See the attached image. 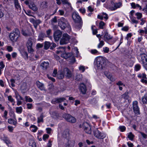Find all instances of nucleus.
Wrapping results in <instances>:
<instances>
[{
	"label": "nucleus",
	"instance_id": "nucleus-18",
	"mask_svg": "<svg viewBox=\"0 0 147 147\" xmlns=\"http://www.w3.org/2000/svg\"><path fill=\"white\" fill-rule=\"evenodd\" d=\"M62 136L64 138H66L65 140L67 139L69 140L68 138L69 136V131L68 129H66L63 131L61 133Z\"/></svg>",
	"mask_w": 147,
	"mask_h": 147
},
{
	"label": "nucleus",
	"instance_id": "nucleus-23",
	"mask_svg": "<svg viewBox=\"0 0 147 147\" xmlns=\"http://www.w3.org/2000/svg\"><path fill=\"white\" fill-rule=\"evenodd\" d=\"M15 7L17 10L19 12L21 11V6L19 3L18 0H14Z\"/></svg>",
	"mask_w": 147,
	"mask_h": 147
},
{
	"label": "nucleus",
	"instance_id": "nucleus-49",
	"mask_svg": "<svg viewBox=\"0 0 147 147\" xmlns=\"http://www.w3.org/2000/svg\"><path fill=\"white\" fill-rule=\"evenodd\" d=\"M8 100L10 102H13V105L14 104V103H15V101L14 100V99L12 98V97L10 95L9 96H8Z\"/></svg>",
	"mask_w": 147,
	"mask_h": 147
},
{
	"label": "nucleus",
	"instance_id": "nucleus-41",
	"mask_svg": "<svg viewBox=\"0 0 147 147\" xmlns=\"http://www.w3.org/2000/svg\"><path fill=\"white\" fill-rule=\"evenodd\" d=\"M32 22L33 24L38 25L41 22V21L39 20H35L34 19H32Z\"/></svg>",
	"mask_w": 147,
	"mask_h": 147
},
{
	"label": "nucleus",
	"instance_id": "nucleus-5",
	"mask_svg": "<svg viewBox=\"0 0 147 147\" xmlns=\"http://www.w3.org/2000/svg\"><path fill=\"white\" fill-rule=\"evenodd\" d=\"M63 117L67 121L70 123H73L76 121L75 118L69 114L65 113L63 115Z\"/></svg>",
	"mask_w": 147,
	"mask_h": 147
},
{
	"label": "nucleus",
	"instance_id": "nucleus-59",
	"mask_svg": "<svg viewBox=\"0 0 147 147\" xmlns=\"http://www.w3.org/2000/svg\"><path fill=\"white\" fill-rule=\"evenodd\" d=\"M136 15L137 16V19H138L141 18L142 16V13H136Z\"/></svg>",
	"mask_w": 147,
	"mask_h": 147
},
{
	"label": "nucleus",
	"instance_id": "nucleus-25",
	"mask_svg": "<svg viewBox=\"0 0 147 147\" xmlns=\"http://www.w3.org/2000/svg\"><path fill=\"white\" fill-rule=\"evenodd\" d=\"M64 70L63 71H59L58 72L57 75V77L59 79H62L64 77Z\"/></svg>",
	"mask_w": 147,
	"mask_h": 147
},
{
	"label": "nucleus",
	"instance_id": "nucleus-47",
	"mask_svg": "<svg viewBox=\"0 0 147 147\" xmlns=\"http://www.w3.org/2000/svg\"><path fill=\"white\" fill-rule=\"evenodd\" d=\"M82 75L81 74H79L76 76V80L77 81H80L82 79Z\"/></svg>",
	"mask_w": 147,
	"mask_h": 147
},
{
	"label": "nucleus",
	"instance_id": "nucleus-54",
	"mask_svg": "<svg viewBox=\"0 0 147 147\" xmlns=\"http://www.w3.org/2000/svg\"><path fill=\"white\" fill-rule=\"evenodd\" d=\"M103 6L107 9H110V7H111V6H110L108 4V2H106L105 3L103 4Z\"/></svg>",
	"mask_w": 147,
	"mask_h": 147
},
{
	"label": "nucleus",
	"instance_id": "nucleus-58",
	"mask_svg": "<svg viewBox=\"0 0 147 147\" xmlns=\"http://www.w3.org/2000/svg\"><path fill=\"white\" fill-rule=\"evenodd\" d=\"M7 49L8 52H11L13 51V48L11 46H8L7 47Z\"/></svg>",
	"mask_w": 147,
	"mask_h": 147
},
{
	"label": "nucleus",
	"instance_id": "nucleus-55",
	"mask_svg": "<svg viewBox=\"0 0 147 147\" xmlns=\"http://www.w3.org/2000/svg\"><path fill=\"white\" fill-rule=\"evenodd\" d=\"M119 128L121 131L122 132L125 131L126 129L125 127L124 126H119Z\"/></svg>",
	"mask_w": 147,
	"mask_h": 147
},
{
	"label": "nucleus",
	"instance_id": "nucleus-12",
	"mask_svg": "<svg viewBox=\"0 0 147 147\" xmlns=\"http://www.w3.org/2000/svg\"><path fill=\"white\" fill-rule=\"evenodd\" d=\"M67 23V22L65 18L63 17L61 18L60 21L59 22V26L62 29L64 30L65 28Z\"/></svg>",
	"mask_w": 147,
	"mask_h": 147
},
{
	"label": "nucleus",
	"instance_id": "nucleus-44",
	"mask_svg": "<svg viewBox=\"0 0 147 147\" xmlns=\"http://www.w3.org/2000/svg\"><path fill=\"white\" fill-rule=\"evenodd\" d=\"M138 77L140 78H146V75L144 73L139 74L138 75Z\"/></svg>",
	"mask_w": 147,
	"mask_h": 147
},
{
	"label": "nucleus",
	"instance_id": "nucleus-34",
	"mask_svg": "<svg viewBox=\"0 0 147 147\" xmlns=\"http://www.w3.org/2000/svg\"><path fill=\"white\" fill-rule=\"evenodd\" d=\"M2 140L7 145H8L11 143L8 138L6 136H4V137L2 138Z\"/></svg>",
	"mask_w": 147,
	"mask_h": 147
},
{
	"label": "nucleus",
	"instance_id": "nucleus-57",
	"mask_svg": "<svg viewBox=\"0 0 147 147\" xmlns=\"http://www.w3.org/2000/svg\"><path fill=\"white\" fill-rule=\"evenodd\" d=\"M5 65L3 64V63L2 61L0 62V69L3 70V69L4 68Z\"/></svg>",
	"mask_w": 147,
	"mask_h": 147
},
{
	"label": "nucleus",
	"instance_id": "nucleus-22",
	"mask_svg": "<svg viewBox=\"0 0 147 147\" xmlns=\"http://www.w3.org/2000/svg\"><path fill=\"white\" fill-rule=\"evenodd\" d=\"M63 70L65 76L68 78H70L71 77V72L68 68H65Z\"/></svg>",
	"mask_w": 147,
	"mask_h": 147
},
{
	"label": "nucleus",
	"instance_id": "nucleus-1",
	"mask_svg": "<svg viewBox=\"0 0 147 147\" xmlns=\"http://www.w3.org/2000/svg\"><path fill=\"white\" fill-rule=\"evenodd\" d=\"M56 52L57 54L60 55L62 57L65 59H68V60L70 63H73L75 62V59L72 54L66 53L64 48H61L59 50L57 51Z\"/></svg>",
	"mask_w": 147,
	"mask_h": 147
},
{
	"label": "nucleus",
	"instance_id": "nucleus-39",
	"mask_svg": "<svg viewBox=\"0 0 147 147\" xmlns=\"http://www.w3.org/2000/svg\"><path fill=\"white\" fill-rule=\"evenodd\" d=\"M45 35L44 34L41 33H40L38 36V40H43V38L45 37Z\"/></svg>",
	"mask_w": 147,
	"mask_h": 147
},
{
	"label": "nucleus",
	"instance_id": "nucleus-28",
	"mask_svg": "<svg viewBox=\"0 0 147 147\" xmlns=\"http://www.w3.org/2000/svg\"><path fill=\"white\" fill-rule=\"evenodd\" d=\"M112 37L108 34V33L107 32H106L105 33V35L104 36V39L105 41L110 40L111 39Z\"/></svg>",
	"mask_w": 147,
	"mask_h": 147
},
{
	"label": "nucleus",
	"instance_id": "nucleus-36",
	"mask_svg": "<svg viewBox=\"0 0 147 147\" xmlns=\"http://www.w3.org/2000/svg\"><path fill=\"white\" fill-rule=\"evenodd\" d=\"M8 123L10 124L16 125L17 123V121L12 119H9L8 121Z\"/></svg>",
	"mask_w": 147,
	"mask_h": 147
},
{
	"label": "nucleus",
	"instance_id": "nucleus-60",
	"mask_svg": "<svg viewBox=\"0 0 147 147\" xmlns=\"http://www.w3.org/2000/svg\"><path fill=\"white\" fill-rule=\"evenodd\" d=\"M58 12L59 15L63 16L65 12L64 10L62 9H60L58 11Z\"/></svg>",
	"mask_w": 147,
	"mask_h": 147
},
{
	"label": "nucleus",
	"instance_id": "nucleus-13",
	"mask_svg": "<svg viewBox=\"0 0 147 147\" xmlns=\"http://www.w3.org/2000/svg\"><path fill=\"white\" fill-rule=\"evenodd\" d=\"M72 17L73 20L76 22H80L81 18L78 13L76 12H74Z\"/></svg>",
	"mask_w": 147,
	"mask_h": 147
},
{
	"label": "nucleus",
	"instance_id": "nucleus-37",
	"mask_svg": "<svg viewBox=\"0 0 147 147\" xmlns=\"http://www.w3.org/2000/svg\"><path fill=\"white\" fill-rule=\"evenodd\" d=\"M51 44L49 42H45V44L44 48L45 49H47L51 45Z\"/></svg>",
	"mask_w": 147,
	"mask_h": 147
},
{
	"label": "nucleus",
	"instance_id": "nucleus-7",
	"mask_svg": "<svg viewBox=\"0 0 147 147\" xmlns=\"http://www.w3.org/2000/svg\"><path fill=\"white\" fill-rule=\"evenodd\" d=\"M32 40L30 38L29 39L26 44L28 52L30 53H32L34 52V50L32 48L33 42Z\"/></svg>",
	"mask_w": 147,
	"mask_h": 147
},
{
	"label": "nucleus",
	"instance_id": "nucleus-43",
	"mask_svg": "<svg viewBox=\"0 0 147 147\" xmlns=\"http://www.w3.org/2000/svg\"><path fill=\"white\" fill-rule=\"evenodd\" d=\"M134 137V135L131 132L129 133L128 134V137L131 140H133Z\"/></svg>",
	"mask_w": 147,
	"mask_h": 147
},
{
	"label": "nucleus",
	"instance_id": "nucleus-2",
	"mask_svg": "<svg viewBox=\"0 0 147 147\" xmlns=\"http://www.w3.org/2000/svg\"><path fill=\"white\" fill-rule=\"evenodd\" d=\"M105 58L99 56L96 57L94 60V63L97 69L101 70L105 67Z\"/></svg>",
	"mask_w": 147,
	"mask_h": 147
},
{
	"label": "nucleus",
	"instance_id": "nucleus-31",
	"mask_svg": "<svg viewBox=\"0 0 147 147\" xmlns=\"http://www.w3.org/2000/svg\"><path fill=\"white\" fill-rule=\"evenodd\" d=\"M142 100L144 104H147V93L142 98Z\"/></svg>",
	"mask_w": 147,
	"mask_h": 147
},
{
	"label": "nucleus",
	"instance_id": "nucleus-27",
	"mask_svg": "<svg viewBox=\"0 0 147 147\" xmlns=\"http://www.w3.org/2000/svg\"><path fill=\"white\" fill-rule=\"evenodd\" d=\"M67 143L66 144L65 147H73L74 143L71 141L67 139L66 140Z\"/></svg>",
	"mask_w": 147,
	"mask_h": 147
},
{
	"label": "nucleus",
	"instance_id": "nucleus-61",
	"mask_svg": "<svg viewBox=\"0 0 147 147\" xmlns=\"http://www.w3.org/2000/svg\"><path fill=\"white\" fill-rule=\"evenodd\" d=\"M94 26H93L91 27V29L92 30L93 34L94 35L96 34L97 32V30L96 29H93Z\"/></svg>",
	"mask_w": 147,
	"mask_h": 147
},
{
	"label": "nucleus",
	"instance_id": "nucleus-8",
	"mask_svg": "<svg viewBox=\"0 0 147 147\" xmlns=\"http://www.w3.org/2000/svg\"><path fill=\"white\" fill-rule=\"evenodd\" d=\"M70 38L69 36L67 34H64L63 35L62 38L60 40L61 45L66 44L69 42Z\"/></svg>",
	"mask_w": 147,
	"mask_h": 147
},
{
	"label": "nucleus",
	"instance_id": "nucleus-15",
	"mask_svg": "<svg viewBox=\"0 0 147 147\" xmlns=\"http://www.w3.org/2000/svg\"><path fill=\"white\" fill-rule=\"evenodd\" d=\"M126 63V65L127 67H131L134 65L135 59L134 57H131L128 59Z\"/></svg>",
	"mask_w": 147,
	"mask_h": 147
},
{
	"label": "nucleus",
	"instance_id": "nucleus-32",
	"mask_svg": "<svg viewBox=\"0 0 147 147\" xmlns=\"http://www.w3.org/2000/svg\"><path fill=\"white\" fill-rule=\"evenodd\" d=\"M31 131L33 132H35L38 130L37 126L34 125H32L30 127Z\"/></svg>",
	"mask_w": 147,
	"mask_h": 147
},
{
	"label": "nucleus",
	"instance_id": "nucleus-21",
	"mask_svg": "<svg viewBox=\"0 0 147 147\" xmlns=\"http://www.w3.org/2000/svg\"><path fill=\"white\" fill-rule=\"evenodd\" d=\"M98 19L102 20L103 18L107 20L108 18V15L105 13L102 12L100 15H98Z\"/></svg>",
	"mask_w": 147,
	"mask_h": 147
},
{
	"label": "nucleus",
	"instance_id": "nucleus-10",
	"mask_svg": "<svg viewBox=\"0 0 147 147\" xmlns=\"http://www.w3.org/2000/svg\"><path fill=\"white\" fill-rule=\"evenodd\" d=\"M133 107L135 114L137 115L140 114L139 108L138 106V102L137 101H135L133 102Z\"/></svg>",
	"mask_w": 147,
	"mask_h": 147
},
{
	"label": "nucleus",
	"instance_id": "nucleus-35",
	"mask_svg": "<svg viewBox=\"0 0 147 147\" xmlns=\"http://www.w3.org/2000/svg\"><path fill=\"white\" fill-rule=\"evenodd\" d=\"M22 34L25 36H28L30 35V32L28 30H23L22 31Z\"/></svg>",
	"mask_w": 147,
	"mask_h": 147
},
{
	"label": "nucleus",
	"instance_id": "nucleus-30",
	"mask_svg": "<svg viewBox=\"0 0 147 147\" xmlns=\"http://www.w3.org/2000/svg\"><path fill=\"white\" fill-rule=\"evenodd\" d=\"M116 84L119 86V88L120 90H122V87L121 86H125V85L122 82L119 81L116 83Z\"/></svg>",
	"mask_w": 147,
	"mask_h": 147
},
{
	"label": "nucleus",
	"instance_id": "nucleus-38",
	"mask_svg": "<svg viewBox=\"0 0 147 147\" xmlns=\"http://www.w3.org/2000/svg\"><path fill=\"white\" fill-rule=\"evenodd\" d=\"M16 112L19 114H20L22 112V108L21 107H17L16 108Z\"/></svg>",
	"mask_w": 147,
	"mask_h": 147
},
{
	"label": "nucleus",
	"instance_id": "nucleus-16",
	"mask_svg": "<svg viewBox=\"0 0 147 147\" xmlns=\"http://www.w3.org/2000/svg\"><path fill=\"white\" fill-rule=\"evenodd\" d=\"M65 100V98L63 97L54 98L52 100L51 103L53 104H55L56 103L63 102Z\"/></svg>",
	"mask_w": 147,
	"mask_h": 147
},
{
	"label": "nucleus",
	"instance_id": "nucleus-17",
	"mask_svg": "<svg viewBox=\"0 0 147 147\" xmlns=\"http://www.w3.org/2000/svg\"><path fill=\"white\" fill-rule=\"evenodd\" d=\"M20 53L22 57L25 59H27L28 58V54L24 49H20L19 50Z\"/></svg>",
	"mask_w": 147,
	"mask_h": 147
},
{
	"label": "nucleus",
	"instance_id": "nucleus-9",
	"mask_svg": "<svg viewBox=\"0 0 147 147\" xmlns=\"http://www.w3.org/2000/svg\"><path fill=\"white\" fill-rule=\"evenodd\" d=\"M94 134L96 138L100 139H103L106 136L105 134L99 131L97 129L94 131Z\"/></svg>",
	"mask_w": 147,
	"mask_h": 147
},
{
	"label": "nucleus",
	"instance_id": "nucleus-46",
	"mask_svg": "<svg viewBox=\"0 0 147 147\" xmlns=\"http://www.w3.org/2000/svg\"><path fill=\"white\" fill-rule=\"evenodd\" d=\"M140 68L141 66L139 64H137L135 66L134 70L136 71H138L140 69Z\"/></svg>",
	"mask_w": 147,
	"mask_h": 147
},
{
	"label": "nucleus",
	"instance_id": "nucleus-20",
	"mask_svg": "<svg viewBox=\"0 0 147 147\" xmlns=\"http://www.w3.org/2000/svg\"><path fill=\"white\" fill-rule=\"evenodd\" d=\"M80 90L83 94H85L86 93L87 90L86 86L83 83L80 84Z\"/></svg>",
	"mask_w": 147,
	"mask_h": 147
},
{
	"label": "nucleus",
	"instance_id": "nucleus-26",
	"mask_svg": "<svg viewBox=\"0 0 147 147\" xmlns=\"http://www.w3.org/2000/svg\"><path fill=\"white\" fill-rule=\"evenodd\" d=\"M21 89L23 92H25L28 89L26 84L25 83H23L21 86Z\"/></svg>",
	"mask_w": 147,
	"mask_h": 147
},
{
	"label": "nucleus",
	"instance_id": "nucleus-19",
	"mask_svg": "<svg viewBox=\"0 0 147 147\" xmlns=\"http://www.w3.org/2000/svg\"><path fill=\"white\" fill-rule=\"evenodd\" d=\"M36 84L37 87L41 90H45V88L43 84L40 82L39 81L36 82Z\"/></svg>",
	"mask_w": 147,
	"mask_h": 147
},
{
	"label": "nucleus",
	"instance_id": "nucleus-63",
	"mask_svg": "<svg viewBox=\"0 0 147 147\" xmlns=\"http://www.w3.org/2000/svg\"><path fill=\"white\" fill-rule=\"evenodd\" d=\"M79 11L82 13H85L86 11V10L85 8H82L79 9Z\"/></svg>",
	"mask_w": 147,
	"mask_h": 147
},
{
	"label": "nucleus",
	"instance_id": "nucleus-40",
	"mask_svg": "<svg viewBox=\"0 0 147 147\" xmlns=\"http://www.w3.org/2000/svg\"><path fill=\"white\" fill-rule=\"evenodd\" d=\"M105 25V23L102 21H101L99 23V28L101 29H103Z\"/></svg>",
	"mask_w": 147,
	"mask_h": 147
},
{
	"label": "nucleus",
	"instance_id": "nucleus-29",
	"mask_svg": "<svg viewBox=\"0 0 147 147\" xmlns=\"http://www.w3.org/2000/svg\"><path fill=\"white\" fill-rule=\"evenodd\" d=\"M49 63L48 62L44 61L41 64V66L43 69H46L49 66Z\"/></svg>",
	"mask_w": 147,
	"mask_h": 147
},
{
	"label": "nucleus",
	"instance_id": "nucleus-14",
	"mask_svg": "<svg viewBox=\"0 0 147 147\" xmlns=\"http://www.w3.org/2000/svg\"><path fill=\"white\" fill-rule=\"evenodd\" d=\"M62 33L60 30H57L54 32L53 36L55 40L57 41L61 36Z\"/></svg>",
	"mask_w": 147,
	"mask_h": 147
},
{
	"label": "nucleus",
	"instance_id": "nucleus-64",
	"mask_svg": "<svg viewBox=\"0 0 147 147\" xmlns=\"http://www.w3.org/2000/svg\"><path fill=\"white\" fill-rule=\"evenodd\" d=\"M48 37L51 33V29H49L46 31Z\"/></svg>",
	"mask_w": 147,
	"mask_h": 147
},
{
	"label": "nucleus",
	"instance_id": "nucleus-24",
	"mask_svg": "<svg viewBox=\"0 0 147 147\" xmlns=\"http://www.w3.org/2000/svg\"><path fill=\"white\" fill-rule=\"evenodd\" d=\"M29 8L34 11H36L38 10V8L36 5L33 2H31L29 5Z\"/></svg>",
	"mask_w": 147,
	"mask_h": 147
},
{
	"label": "nucleus",
	"instance_id": "nucleus-33",
	"mask_svg": "<svg viewBox=\"0 0 147 147\" xmlns=\"http://www.w3.org/2000/svg\"><path fill=\"white\" fill-rule=\"evenodd\" d=\"M69 0H61L63 4L66 5L68 6L69 8H71V4L68 1Z\"/></svg>",
	"mask_w": 147,
	"mask_h": 147
},
{
	"label": "nucleus",
	"instance_id": "nucleus-62",
	"mask_svg": "<svg viewBox=\"0 0 147 147\" xmlns=\"http://www.w3.org/2000/svg\"><path fill=\"white\" fill-rule=\"evenodd\" d=\"M8 128L9 131L10 132H12L13 130V127L10 126H8Z\"/></svg>",
	"mask_w": 147,
	"mask_h": 147
},
{
	"label": "nucleus",
	"instance_id": "nucleus-3",
	"mask_svg": "<svg viewBox=\"0 0 147 147\" xmlns=\"http://www.w3.org/2000/svg\"><path fill=\"white\" fill-rule=\"evenodd\" d=\"M20 35V32L18 29H15L11 32L9 35L11 40L13 42L16 41Z\"/></svg>",
	"mask_w": 147,
	"mask_h": 147
},
{
	"label": "nucleus",
	"instance_id": "nucleus-52",
	"mask_svg": "<svg viewBox=\"0 0 147 147\" xmlns=\"http://www.w3.org/2000/svg\"><path fill=\"white\" fill-rule=\"evenodd\" d=\"M41 6L43 8H46L47 7V3L46 2H43L41 4Z\"/></svg>",
	"mask_w": 147,
	"mask_h": 147
},
{
	"label": "nucleus",
	"instance_id": "nucleus-11",
	"mask_svg": "<svg viewBox=\"0 0 147 147\" xmlns=\"http://www.w3.org/2000/svg\"><path fill=\"white\" fill-rule=\"evenodd\" d=\"M111 3L112 5H114V6L110 7V10L111 11L115 10L119 8L122 5V3L121 2L114 3L113 1H111Z\"/></svg>",
	"mask_w": 147,
	"mask_h": 147
},
{
	"label": "nucleus",
	"instance_id": "nucleus-4",
	"mask_svg": "<svg viewBox=\"0 0 147 147\" xmlns=\"http://www.w3.org/2000/svg\"><path fill=\"white\" fill-rule=\"evenodd\" d=\"M81 127L85 132L88 134H90L91 132V127L90 124L86 122H84L82 124Z\"/></svg>",
	"mask_w": 147,
	"mask_h": 147
},
{
	"label": "nucleus",
	"instance_id": "nucleus-50",
	"mask_svg": "<svg viewBox=\"0 0 147 147\" xmlns=\"http://www.w3.org/2000/svg\"><path fill=\"white\" fill-rule=\"evenodd\" d=\"M79 69L82 72H84L85 70V67L83 65H81L79 67Z\"/></svg>",
	"mask_w": 147,
	"mask_h": 147
},
{
	"label": "nucleus",
	"instance_id": "nucleus-42",
	"mask_svg": "<svg viewBox=\"0 0 147 147\" xmlns=\"http://www.w3.org/2000/svg\"><path fill=\"white\" fill-rule=\"evenodd\" d=\"M29 145L32 147H36V144L34 141L33 140H31L30 141L29 143Z\"/></svg>",
	"mask_w": 147,
	"mask_h": 147
},
{
	"label": "nucleus",
	"instance_id": "nucleus-48",
	"mask_svg": "<svg viewBox=\"0 0 147 147\" xmlns=\"http://www.w3.org/2000/svg\"><path fill=\"white\" fill-rule=\"evenodd\" d=\"M25 98L26 101L27 102H31L32 101V99L29 97L26 96H25Z\"/></svg>",
	"mask_w": 147,
	"mask_h": 147
},
{
	"label": "nucleus",
	"instance_id": "nucleus-45",
	"mask_svg": "<svg viewBox=\"0 0 147 147\" xmlns=\"http://www.w3.org/2000/svg\"><path fill=\"white\" fill-rule=\"evenodd\" d=\"M99 43L97 45V47L98 48L100 49L104 45V42L102 40L100 41Z\"/></svg>",
	"mask_w": 147,
	"mask_h": 147
},
{
	"label": "nucleus",
	"instance_id": "nucleus-56",
	"mask_svg": "<svg viewBox=\"0 0 147 147\" xmlns=\"http://www.w3.org/2000/svg\"><path fill=\"white\" fill-rule=\"evenodd\" d=\"M90 52L93 54H96L98 53V51L96 49H93L91 50Z\"/></svg>",
	"mask_w": 147,
	"mask_h": 147
},
{
	"label": "nucleus",
	"instance_id": "nucleus-6",
	"mask_svg": "<svg viewBox=\"0 0 147 147\" xmlns=\"http://www.w3.org/2000/svg\"><path fill=\"white\" fill-rule=\"evenodd\" d=\"M140 57L141 59L140 62L143 64L144 68L147 70V56L143 54L141 55Z\"/></svg>",
	"mask_w": 147,
	"mask_h": 147
},
{
	"label": "nucleus",
	"instance_id": "nucleus-51",
	"mask_svg": "<svg viewBox=\"0 0 147 147\" xmlns=\"http://www.w3.org/2000/svg\"><path fill=\"white\" fill-rule=\"evenodd\" d=\"M109 49L107 47H104L103 48V51L105 53H108L109 51Z\"/></svg>",
	"mask_w": 147,
	"mask_h": 147
},
{
	"label": "nucleus",
	"instance_id": "nucleus-53",
	"mask_svg": "<svg viewBox=\"0 0 147 147\" xmlns=\"http://www.w3.org/2000/svg\"><path fill=\"white\" fill-rule=\"evenodd\" d=\"M97 102V100L95 98H94L92 99L91 101L90 102L92 104L94 105Z\"/></svg>",
	"mask_w": 147,
	"mask_h": 147
}]
</instances>
